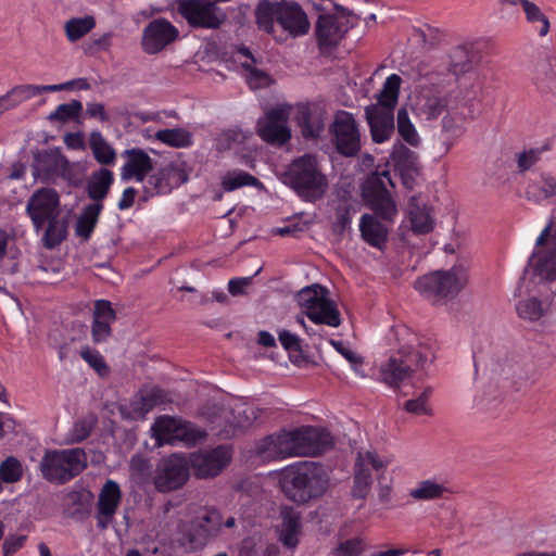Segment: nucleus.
Listing matches in <instances>:
<instances>
[{
  "label": "nucleus",
  "instance_id": "obj_30",
  "mask_svg": "<svg viewBox=\"0 0 556 556\" xmlns=\"http://www.w3.org/2000/svg\"><path fill=\"white\" fill-rule=\"evenodd\" d=\"M280 542L288 548H295L299 544V535L302 530L301 515L291 506L281 508Z\"/></svg>",
  "mask_w": 556,
  "mask_h": 556
},
{
  "label": "nucleus",
  "instance_id": "obj_38",
  "mask_svg": "<svg viewBox=\"0 0 556 556\" xmlns=\"http://www.w3.org/2000/svg\"><path fill=\"white\" fill-rule=\"evenodd\" d=\"M89 148L94 160L102 167L110 166L116 162L115 149L105 140L100 131H92L89 137Z\"/></svg>",
  "mask_w": 556,
  "mask_h": 556
},
{
  "label": "nucleus",
  "instance_id": "obj_35",
  "mask_svg": "<svg viewBox=\"0 0 556 556\" xmlns=\"http://www.w3.org/2000/svg\"><path fill=\"white\" fill-rule=\"evenodd\" d=\"M531 78L538 90L542 93L556 90V74L548 58L541 59L533 65Z\"/></svg>",
  "mask_w": 556,
  "mask_h": 556
},
{
  "label": "nucleus",
  "instance_id": "obj_23",
  "mask_svg": "<svg viewBox=\"0 0 556 556\" xmlns=\"http://www.w3.org/2000/svg\"><path fill=\"white\" fill-rule=\"evenodd\" d=\"M230 459V450L220 445L208 451L192 453L190 465L198 478H208L217 476Z\"/></svg>",
  "mask_w": 556,
  "mask_h": 556
},
{
  "label": "nucleus",
  "instance_id": "obj_41",
  "mask_svg": "<svg viewBox=\"0 0 556 556\" xmlns=\"http://www.w3.org/2000/svg\"><path fill=\"white\" fill-rule=\"evenodd\" d=\"M208 536L211 535L202 522L191 521L188 529L178 539V542L186 551H195L206 544Z\"/></svg>",
  "mask_w": 556,
  "mask_h": 556
},
{
  "label": "nucleus",
  "instance_id": "obj_8",
  "mask_svg": "<svg viewBox=\"0 0 556 556\" xmlns=\"http://www.w3.org/2000/svg\"><path fill=\"white\" fill-rule=\"evenodd\" d=\"M468 282V270L455 265L448 270H437L415 281V289L426 299L438 301L456 296Z\"/></svg>",
  "mask_w": 556,
  "mask_h": 556
},
{
  "label": "nucleus",
  "instance_id": "obj_45",
  "mask_svg": "<svg viewBox=\"0 0 556 556\" xmlns=\"http://www.w3.org/2000/svg\"><path fill=\"white\" fill-rule=\"evenodd\" d=\"M409 218L412 229L416 233H428L433 229V217L431 208L427 205L419 206L410 203Z\"/></svg>",
  "mask_w": 556,
  "mask_h": 556
},
{
  "label": "nucleus",
  "instance_id": "obj_33",
  "mask_svg": "<svg viewBox=\"0 0 556 556\" xmlns=\"http://www.w3.org/2000/svg\"><path fill=\"white\" fill-rule=\"evenodd\" d=\"M359 231L370 247L381 250L387 243L388 229L374 215L364 214L361 217Z\"/></svg>",
  "mask_w": 556,
  "mask_h": 556
},
{
  "label": "nucleus",
  "instance_id": "obj_64",
  "mask_svg": "<svg viewBox=\"0 0 556 556\" xmlns=\"http://www.w3.org/2000/svg\"><path fill=\"white\" fill-rule=\"evenodd\" d=\"M25 541L26 535L24 534L9 535L3 542V556H12L23 547Z\"/></svg>",
  "mask_w": 556,
  "mask_h": 556
},
{
  "label": "nucleus",
  "instance_id": "obj_5",
  "mask_svg": "<svg viewBox=\"0 0 556 556\" xmlns=\"http://www.w3.org/2000/svg\"><path fill=\"white\" fill-rule=\"evenodd\" d=\"M255 16L258 27L268 34L274 31L275 22L293 38L304 36L309 30L307 15L295 2L261 0Z\"/></svg>",
  "mask_w": 556,
  "mask_h": 556
},
{
  "label": "nucleus",
  "instance_id": "obj_14",
  "mask_svg": "<svg viewBox=\"0 0 556 556\" xmlns=\"http://www.w3.org/2000/svg\"><path fill=\"white\" fill-rule=\"evenodd\" d=\"M290 110L288 104H278L257 119L256 134L263 141L281 147L291 139V129L288 126Z\"/></svg>",
  "mask_w": 556,
  "mask_h": 556
},
{
  "label": "nucleus",
  "instance_id": "obj_4",
  "mask_svg": "<svg viewBox=\"0 0 556 556\" xmlns=\"http://www.w3.org/2000/svg\"><path fill=\"white\" fill-rule=\"evenodd\" d=\"M326 468L314 462H300L286 468L281 485L286 495L296 503L323 496L329 488Z\"/></svg>",
  "mask_w": 556,
  "mask_h": 556
},
{
  "label": "nucleus",
  "instance_id": "obj_63",
  "mask_svg": "<svg viewBox=\"0 0 556 556\" xmlns=\"http://www.w3.org/2000/svg\"><path fill=\"white\" fill-rule=\"evenodd\" d=\"M330 343L350 364H363V358L352 351L343 341L331 340Z\"/></svg>",
  "mask_w": 556,
  "mask_h": 556
},
{
  "label": "nucleus",
  "instance_id": "obj_57",
  "mask_svg": "<svg viewBox=\"0 0 556 556\" xmlns=\"http://www.w3.org/2000/svg\"><path fill=\"white\" fill-rule=\"evenodd\" d=\"M242 67L248 71L247 81L252 89L264 88L269 85L270 77L267 73L258 70L254 64L248 62L242 63Z\"/></svg>",
  "mask_w": 556,
  "mask_h": 556
},
{
  "label": "nucleus",
  "instance_id": "obj_51",
  "mask_svg": "<svg viewBox=\"0 0 556 556\" xmlns=\"http://www.w3.org/2000/svg\"><path fill=\"white\" fill-rule=\"evenodd\" d=\"M23 477V466L22 463L13 457H7L0 464V479L5 483H15L20 481Z\"/></svg>",
  "mask_w": 556,
  "mask_h": 556
},
{
  "label": "nucleus",
  "instance_id": "obj_43",
  "mask_svg": "<svg viewBox=\"0 0 556 556\" xmlns=\"http://www.w3.org/2000/svg\"><path fill=\"white\" fill-rule=\"evenodd\" d=\"M154 485L159 492L174 490V454L159 462L155 469Z\"/></svg>",
  "mask_w": 556,
  "mask_h": 556
},
{
  "label": "nucleus",
  "instance_id": "obj_44",
  "mask_svg": "<svg viewBox=\"0 0 556 556\" xmlns=\"http://www.w3.org/2000/svg\"><path fill=\"white\" fill-rule=\"evenodd\" d=\"M96 18L92 15L72 17L64 24V31L70 42H76L89 34L96 27Z\"/></svg>",
  "mask_w": 556,
  "mask_h": 556
},
{
  "label": "nucleus",
  "instance_id": "obj_6",
  "mask_svg": "<svg viewBox=\"0 0 556 556\" xmlns=\"http://www.w3.org/2000/svg\"><path fill=\"white\" fill-rule=\"evenodd\" d=\"M402 78L391 74L383 83L376 104L366 106L365 116L372 140L377 143L387 141L394 132V109L399 101Z\"/></svg>",
  "mask_w": 556,
  "mask_h": 556
},
{
  "label": "nucleus",
  "instance_id": "obj_12",
  "mask_svg": "<svg viewBox=\"0 0 556 556\" xmlns=\"http://www.w3.org/2000/svg\"><path fill=\"white\" fill-rule=\"evenodd\" d=\"M328 294L327 288L313 285L303 288L298 293V302L311 321L336 328L341 325L340 312Z\"/></svg>",
  "mask_w": 556,
  "mask_h": 556
},
{
  "label": "nucleus",
  "instance_id": "obj_61",
  "mask_svg": "<svg viewBox=\"0 0 556 556\" xmlns=\"http://www.w3.org/2000/svg\"><path fill=\"white\" fill-rule=\"evenodd\" d=\"M278 339L290 356H298L302 353L301 340L296 334L283 329L278 332Z\"/></svg>",
  "mask_w": 556,
  "mask_h": 556
},
{
  "label": "nucleus",
  "instance_id": "obj_60",
  "mask_svg": "<svg viewBox=\"0 0 556 556\" xmlns=\"http://www.w3.org/2000/svg\"><path fill=\"white\" fill-rule=\"evenodd\" d=\"M363 549V540L359 538H353L341 542L332 552V556H359Z\"/></svg>",
  "mask_w": 556,
  "mask_h": 556
},
{
  "label": "nucleus",
  "instance_id": "obj_49",
  "mask_svg": "<svg viewBox=\"0 0 556 556\" xmlns=\"http://www.w3.org/2000/svg\"><path fill=\"white\" fill-rule=\"evenodd\" d=\"M81 111V102L78 100H72L71 102L58 105L56 109L48 115L47 119L51 123L59 122L65 124L77 119Z\"/></svg>",
  "mask_w": 556,
  "mask_h": 556
},
{
  "label": "nucleus",
  "instance_id": "obj_47",
  "mask_svg": "<svg viewBox=\"0 0 556 556\" xmlns=\"http://www.w3.org/2000/svg\"><path fill=\"white\" fill-rule=\"evenodd\" d=\"M151 432L156 446L174 444V417L168 415L159 416L151 427Z\"/></svg>",
  "mask_w": 556,
  "mask_h": 556
},
{
  "label": "nucleus",
  "instance_id": "obj_56",
  "mask_svg": "<svg viewBox=\"0 0 556 556\" xmlns=\"http://www.w3.org/2000/svg\"><path fill=\"white\" fill-rule=\"evenodd\" d=\"M430 394L431 389L427 388L416 399L406 401L404 404V409L415 415H430L431 410L427 405Z\"/></svg>",
  "mask_w": 556,
  "mask_h": 556
},
{
  "label": "nucleus",
  "instance_id": "obj_42",
  "mask_svg": "<svg viewBox=\"0 0 556 556\" xmlns=\"http://www.w3.org/2000/svg\"><path fill=\"white\" fill-rule=\"evenodd\" d=\"M522 10L527 23L532 26L540 37H545L549 31L551 24L548 17L544 14L541 8L529 0L522 2Z\"/></svg>",
  "mask_w": 556,
  "mask_h": 556
},
{
  "label": "nucleus",
  "instance_id": "obj_54",
  "mask_svg": "<svg viewBox=\"0 0 556 556\" xmlns=\"http://www.w3.org/2000/svg\"><path fill=\"white\" fill-rule=\"evenodd\" d=\"M80 356L101 377H104L110 372V368L106 365L103 356L97 350L85 346L80 351Z\"/></svg>",
  "mask_w": 556,
  "mask_h": 556
},
{
  "label": "nucleus",
  "instance_id": "obj_7",
  "mask_svg": "<svg viewBox=\"0 0 556 556\" xmlns=\"http://www.w3.org/2000/svg\"><path fill=\"white\" fill-rule=\"evenodd\" d=\"M88 465L87 454L80 447L67 450H47L39 464L42 477L52 483L64 484Z\"/></svg>",
  "mask_w": 556,
  "mask_h": 556
},
{
  "label": "nucleus",
  "instance_id": "obj_53",
  "mask_svg": "<svg viewBox=\"0 0 556 556\" xmlns=\"http://www.w3.org/2000/svg\"><path fill=\"white\" fill-rule=\"evenodd\" d=\"M517 312L521 318L535 321L543 316L544 308L540 300L536 298H530L518 303Z\"/></svg>",
  "mask_w": 556,
  "mask_h": 556
},
{
  "label": "nucleus",
  "instance_id": "obj_10",
  "mask_svg": "<svg viewBox=\"0 0 556 556\" xmlns=\"http://www.w3.org/2000/svg\"><path fill=\"white\" fill-rule=\"evenodd\" d=\"M79 166L77 162H70L60 148L35 152L31 165L35 178L47 185L54 184L59 178L70 184L77 182L80 179Z\"/></svg>",
  "mask_w": 556,
  "mask_h": 556
},
{
  "label": "nucleus",
  "instance_id": "obj_55",
  "mask_svg": "<svg viewBox=\"0 0 556 556\" xmlns=\"http://www.w3.org/2000/svg\"><path fill=\"white\" fill-rule=\"evenodd\" d=\"M112 31L104 33L99 37H92L85 46V53L88 55H96L100 52H109L112 47Z\"/></svg>",
  "mask_w": 556,
  "mask_h": 556
},
{
  "label": "nucleus",
  "instance_id": "obj_3",
  "mask_svg": "<svg viewBox=\"0 0 556 556\" xmlns=\"http://www.w3.org/2000/svg\"><path fill=\"white\" fill-rule=\"evenodd\" d=\"M281 181L305 203L321 200L329 187L318 157L312 153H305L291 161L281 174Z\"/></svg>",
  "mask_w": 556,
  "mask_h": 556
},
{
  "label": "nucleus",
  "instance_id": "obj_1",
  "mask_svg": "<svg viewBox=\"0 0 556 556\" xmlns=\"http://www.w3.org/2000/svg\"><path fill=\"white\" fill-rule=\"evenodd\" d=\"M332 445V437L327 430L306 426L267 435L258 444L257 454L276 460L294 456H317Z\"/></svg>",
  "mask_w": 556,
  "mask_h": 556
},
{
  "label": "nucleus",
  "instance_id": "obj_13",
  "mask_svg": "<svg viewBox=\"0 0 556 556\" xmlns=\"http://www.w3.org/2000/svg\"><path fill=\"white\" fill-rule=\"evenodd\" d=\"M528 266L538 277L556 280V208L552 210L548 223L535 240Z\"/></svg>",
  "mask_w": 556,
  "mask_h": 556
},
{
  "label": "nucleus",
  "instance_id": "obj_21",
  "mask_svg": "<svg viewBox=\"0 0 556 556\" xmlns=\"http://www.w3.org/2000/svg\"><path fill=\"white\" fill-rule=\"evenodd\" d=\"M442 119V142L448 151L465 134L471 110L465 99L455 100Z\"/></svg>",
  "mask_w": 556,
  "mask_h": 556
},
{
  "label": "nucleus",
  "instance_id": "obj_27",
  "mask_svg": "<svg viewBox=\"0 0 556 556\" xmlns=\"http://www.w3.org/2000/svg\"><path fill=\"white\" fill-rule=\"evenodd\" d=\"M526 198L534 204H556V175L552 172H540L529 179Z\"/></svg>",
  "mask_w": 556,
  "mask_h": 556
},
{
  "label": "nucleus",
  "instance_id": "obj_62",
  "mask_svg": "<svg viewBox=\"0 0 556 556\" xmlns=\"http://www.w3.org/2000/svg\"><path fill=\"white\" fill-rule=\"evenodd\" d=\"M262 268L260 267L253 276L250 277H240V278H231L228 281V291L231 295L237 296L244 293V288L249 286L252 281V278L261 273Z\"/></svg>",
  "mask_w": 556,
  "mask_h": 556
},
{
  "label": "nucleus",
  "instance_id": "obj_48",
  "mask_svg": "<svg viewBox=\"0 0 556 556\" xmlns=\"http://www.w3.org/2000/svg\"><path fill=\"white\" fill-rule=\"evenodd\" d=\"M397 132L401 138L412 147H418L420 143L419 135L410 122L407 110L402 108L397 111L396 116Z\"/></svg>",
  "mask_w": 556,
  "mask_h": 556
},
{
  "label": "nucleus",
  "instance_id": "obj_58",
  "mask_svg": "<svg viewBox=\"0 0 556 556\" xmlns=\"http://www.w3.org/2000/svg\"><path fill=\"white\" fill-rule=\"evenodd\" d=\"M546 147L529 149L520 152L517 155V166L520 172H526L534 166L540 160L541 155L544 151H546Z\"/></svg>",
  "mask_w": 556,
  "mask_h": 556
},
{
  "label": "nucleus",
  "instance_id": "obj_36",
  "mask_svg": "<svg viewBox=\"0 0 556 556\" xmlns=\"http://www.w3.org/2000/svg\"><path fill=\"white\" fill-rule=\"evenodd\" d=\"M102 210V203H90L84 207L75 225V233L78 238L84 241L90 239Z\"/></svg>",
  "mask_w": 556,
  "mask_h": 556
},
{
  "label": "nucleus",
  "instance_id": "obj_28",
  "mask_svg": "<svg viewBox=\"0 0 556 556\" xmlns=\"http://www.w3.org/2000/svg\"><path fill=\"white\" fill-rule=\"evenodd\" d=\"M126 163L121 168V179L129 181L135 179L142 182L153 169V161L149 154L140 148L127 149L122 153Z\"/></svg>",
  "mask_w": 556,
  "mask_h": 556
},
{
  "label": "nucleus",
  "instance_id": "obj_11",
  "mask_svg": "<svg viewBox=\"0 0 556 556\" xmlns=\"http://www.w3.org/2000/svg\"><path fill=\"white\" fill-rule=\"evenodd\" d=\"M456 100L447 92L445 79L439 74L431 73L429 83L419 86L413 100L414 113L426 121L437 119Z\"/></svg>",
  "mask_w": 556,
  "mask_h": 556
},
{
  "label": "nucleus",
  "instance_id": "obj_22",
  "mask_svg": "<svg viewBox=\"0 0 556 556\" xmlns=\"http://www.w3.org/2000/svg\"><path fill=\"white\" fill-rule=\"evenodd\" d=\"M353 24L345 14L319 15L315 35L320 50H329L338 46L344 35L352 28Z\"/></svg>",
  "mask_w": 556,
  "mask_h": 556
},
{
  "label": "nucleus",
  "instance_id": "obj_9",
  "mask_svg": "<svg viewBox=\"0 0 556 556\" xmlns=\"http://www.w3.org/2000/svg\"><path fill=\"white\" fill-rule=\"evenodd\" d=\"M389 187L394 189L389 170L371 173L362 185V197L376 216L392 223L399 211Z\"/></svg>",
  "mask_w": 556,
  "mask_h": 556
},
{
  "label": "nucleus",
  "instance_id": "obj_46",
  "mask_svg": "<svg viewBox=\"0 0 556 556\" xmlns=\"http://www.w3.org/2000/svg\"><path fill=\"white\" fill-rule=\"evenodd\" d=\"M207 433L197 425L176 417V441L193 446L203 441Z\"/></svg>",
  "mask_w": 556,
  "mask_h": 556
},
{
  "label": "nucleus",
  "instance_id": "obj_32",
  "mask_svg": "<svg viewBox=\"0 0 556 556\" xmlns=\"http://www.w3.org/2000/svg\"><path fill=\"white\" fill-rule=\"evenodd\" d=\"M114 182V174L106 167H100L94 170L86 186L87 195L94 201L93 203H102L108 197L110 189Z\"/></svg>",
  "mask_w": 556,
  "mask_h": 556
},
{
  "label": "nucleus",
  "instance_id": "obj_29",
  "mask_svg": "<svg viewBox=\"0 0 556 556\" xmlns=\"http://www.w3.org/2000/svg\"><path fill=\"white\" fill-rule=\"evenodd\" d=\"M115 319L116 313L110 301H96L91 324V338L93 343L99 344L108 341L112 334L111 325Z\"/></svg>",
  "mask_w": 556,
  "mask_h": 556
},
{
  "label": "nucleus",
  "instance_id": "obj_59",
  "mask_svg": "<svg viewBox=\"0 0 556 556\" xmlns=\"http://www.w3.org/2000/svg\"><path fill=\"white\" fill-rule=\"evenodd\" d=\"M198 522H202L210 535H216L223 527V516L219 510L212 508L208 509Z\"/></svg>",
  "mask_w": 556,
  "mask_h": 556
},
{
  "label": "nucleus",
  "instance_id": "obj_52",
  "mask_svg": "<svg viewBox=\"0 0 556 556\" xmlns=\"http://www.w3.org/2000/svg\"><path fill=\"white\" fill-rule=\"evenodd\" d=\"M391 160L400 169H408L414 166L416 154L406 146L397 142L393 146Z\"/></svg>",
  "mask_w": 556,
  "mask_h": 556
},
{
  "label": "nucleus",
  "instance_id": "obj_17",
  "mask_svg": "<svg viewBox=\"0 0 556 556\" xmlns=\"http://www.w3.org/2000/svg\"><path fill=\"white\" fill-rule=\"evenodd\" d=\"M74 83L79 85L80 89L89 88V84L85 78L76 81H67L58 85H17L10 89L4 96L0 97V115L9 110H13L25 101L41 94L42 92H54L70 89Z\"/></svg>",
  "mask_w": 556,
  "mask_h": 556
},
{
  "label": "nucleus",
  "instance_id": "obj_24",
  "mask_svg": "<svg viewBox=\"0 0 556 556\" xmlns=\"http://www.w3.org/2000/svg\"><path fill=\"white\" fill-rule=\"evenodd\" d=\"M166 394L157 387L141 388L128 404L119 406L121 416L127 420L144 419L154 407L165 402Z\"/></svg>",
  "mask_w": 556,
  "mask_h": 556
},
{
  "label": "nucleus",
  "instance_id": "obj_34",
  "mask_svg": "<svg viewBox=\"0 0 556 556\" xmlns=\"http://www.w3.org/2000/svg\"><path fill=\"white\" fill-rule=\"evenodd\" d=\"M475 56L473 45L466 42L456 46L450 53L448 72L457 78L472 68Z\"/></svg>",
  "mask_w": 556,
  "mask_h": 556
},
{
  "label": "nucleus",
  "instance_id": "obj_20",
  "mask_svg": "<svg viewBox=\"0 0 556 556\" xmlns=\"http://www.w3.org/2000/svg\"><path fill=\"white\" fill-rule=\"evenodd\" d=\"M179 12L190 25L202 28H218L227 18L226 13L215 3L202 0L180 2Z\"/></svg>",
  "mask_w": 556,
  "mask_h": 556
},
{
  "label": "nucleus",
  "instance_id": "obj_18",
  "mask_svg": "<svg viewBox=\"0 0 556 556\" xmlns=\"http://www.w3.org/2000/svg\"><path fill=\"white\" fill-rule=\"evenodd\" d=\"M337 151L346 157L355 156L361 150V135L352 113L339 111L331 125Z\"/></svg>",
  "mask_w": 556,
  "mask_h": 556
},
{
  "label": "nucleus",
  "instance_id": "obj_40",
  "mask_svg": "<svg viewBox=\"0 0 556 556\" xmlns=\"http://www.w3.org/2000/svg\"><path fill=\"white\" fill-rule=\"evenodd\" d=\"M447 491L448 489L444 483L438 482L435 479H426L419 481L409 491V496L416 501H432L442 498Z\"/></svg>",
  "mask_w": 556,
  "mask_h": 556
},
{
  "label": "nucleus",
  "instance_id": "obj_31",
  "mask_svg": "<svg viewBox=\"0 0 556 556\" xmlns=\"http://www.w3.org/2000/svg\"><path fill=\"white\" fill-rule=\"evenodd\" d=\"M93 497V493L83 486L70 490L64 498L68 515L75 519L86 518L91 511Z\"/></svg>",
  "mask_w": 556,
  "mask_h": 556
},
{
  "label": "nucleus",
  "instance_id": "obj_15",
  "mask_svg": "<svg viewBox=\"0 0 556 556\" xmlns=\"http://www.w3.org/2000/svg\"><path fill=\"white\" fill-rule=\"evenodd\" d=\"M293 121L305 140H317L325 131L328 113L321 102H301L294 106Z\"/></svg>",
  "mask_w": 556,
  "mask_h": 556
},
{
  "label": "nucleus",
  "instance_id": "obj_26",
  "mask_svg": "<svg viewBox=\"0 0 556 556\" xmlns=\"http://www.w3.org/2000/svg\"><path fill=\"white\" fill-rule=\"evenodd\" d=\"M172 41H174V26L165 18H156L144 27L141 46L146 53L155 54Z\"/></svg>",
  "mask_w": 556,
  "mask_h": 556
},
{
  "label": "nucleus",
  "instance_id": "obj_39",
  "mask_svg": "<svg viewBox=\"0 0 556 556\" xmlns=\"http://www.w3.org/2000/svg\"><path fill=\"white\" fill-rule=\"evenodd\" d=\"M222 188L226 192L235 191L242 187H255L263 188L262 181L257 179L255 176L249 174L248 172L241 169L228 170L223 177L220 181Z\"/></svg>",
  "mask_w": 556,
  "mask_h": 556
},
{
  "label": "nucleus",
  "instance_id": "obj_25",
  "mask_svg": "<svg viewBox=\"0 0 556 556\" xmlns=\"http://www.w3.org/2000/svg\"><path fill=\"white\" fill-rule=\"evenodd\" d=\"M122 501V490L117 482L108 480L100 490L97 502V528L104 531L114 521Z\"/></svg>",
  "mask_w": 556,
  "mask_h": 556
},
{
  "label": "nucleus",
  "instance_id": "obj_19",
  "mask_svg": "<svg viewBox=\"0 0 556 556\" xmlns=\"http://www.w3.org/2000/svg\"><path fill=\"white\" fill-rule=\"evenodd\" d=\"M60 198L54 189L41 188L27 201L26 213L37 232L46 223L60 215Z\"/></svg>",
  "mask_w": 556,
  "mask_h": 556
},
{
  "label": "nucleus",
  "instance_id": "obj_16",
  "mask_svg": "<svg viewBox=\"0 0 556 556\" xmlns=\"http://www.w3.org/2000/svg\"><path fill=\"white\" fill-rule=\"evenodd\" d=\"M389 464V459L379 457L375 451L358 452L354 464L352 496L365 500L372 485L371 469L379 472Z\"/></svg>",
  "mask_w": 556,
  "mask_h": 556
},
{
  "label": "nucleus",
  "instance_id": "obj_2",
  "mask_svg": "<svg viewBox=\"0 0 556 556\" xmlns=\"http://www.w3.org/2000/svg\"><path fill=\"white\" fill-rule=\"evenodd\" d=\"M395 336L397 354L390 356L379 369L380 381L392 388H397L413 371L424 369L434 357L431 346L407 327H397Z\"/></svg>",
  "mask_w": 556,
  "mask_h": 556
},
{
  "label": "nucleus",
  "instance_id": "obj_37",
  "mask_svg": "<svg viewBox=\"0 0 556 556\" xmlns=\"http://www.w3.org/2000/svg\"><path fill=\"white\" fill-rule=\"evenodd\" d=\"M43 230L41 242L46 249L53 250L59 247L67 237L68 220L58 215L48 223Z\"/></svg>",
  "mask_w": 556,
  "mask_h": 556
},
{
  "label": "nucleus",
  "instance_id": "obj_50",
  "mask_svg": "<svg viewBox=\"0 0 556 556\" xmlns=\"http://www.w3.org/2000/svg\"><path fill=\"white\" fill-rule=\"evenodd\" d=\"M97 424L94 416L77 419L66 435V443L75 444L86 440Z\"/></svg>",
  "mask_w": 556,
  "mask_h": 556
}]
</instances>
